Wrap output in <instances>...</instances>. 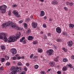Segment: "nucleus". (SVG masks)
I'll return each mask as SVG.
<instances>
[{
	"instance_id": "f257e3e1",
	"label": "nucleus",
	"mask_w": 74,
	"mask_h": 74,
	"mask_svg": "<svg viewBox=\"0 0 74 74\" xmlns=\"http://www.w3.org/2000/svg\"><path fill=\"white\" fill-rule=\"evenodd\" d=\"M21 35V34L20 32L19 33L17 34L15 36H11L10 38H8V42H14L17 40V39L19 38L20 37V36Z\"/></svg>"
},
{
	"instance_id": "f03ea898",
	"label": "nucleus",
	"mask_w": 74,
	"mask_h": 74,
	"mask_svg": "<svg viewBox=\"0 0 74 74\" xmlns=\"http://www.w3.org/2000/svg\"><path fill=\"white\" fill-rule=\"evenodd\" d=\"M22 68L18 67L17 66L12 67L10 69L11 71H12L10 73V74H16V72H21Z\"/></svg>"
},
{
	"instance_id": "7ed1b4c3",
	"label": "nucleus",
	"mask_w": 74,
	"mask_h": 74,
	"mask_svg": "<svg viewBox=\"0 0 74 74\" xmlns=\"http://www.w3.org/2000/svg\"><path fill=\"white\" fill-rule=\"evenodd\" d=\"M2 27L3 28H6L7 26H11L12 27H15L16 25L15 23H12V22L11 21H10L8 23H3L1 25Z\"/></svg>"
},
{
	"instance_id": "20e7f679",
	"label": "nucleus",
	"mask_w": 74,
	"mask_h": 74,
	"mask_svg": "<svg viewBox=\"0 0 74 74\" xmlns=\"http://www.w3.org/2000/svg\"><path fill=\"white\" fill-rule=\"evenodd\" d=\"M5 42H7V38L6 37V34L4 32L0 34V39H3Z\"/></svg>"
},
{
	"instance_id": "39448f33",
	"label": "nucleus",
	"mask_w": 74,
	"mask_h": 74,
	"mask_svg": "<svg viewBox=\"0 0 74 74\" xmlns=\"http://www.w3.org/2000/svg\"><path fill=\"white\" fill-rule=\"evenodd\" d=\"M0 10L3 14H4L6 10L5 9H7V6L5 5H2L0 6Z\"/></svg>"
},
{
	"instance_id": "423d86ee",
	"label": "nucleus",
	"mask_w": 74,
	"mask_h": 74,
	"mask_svg": "<svg viewBox=\"0 0 74 74\" xmlns=\"http://www.w3.org/2000/svg\"><path fill=\"white\" fill-rule=\"evenodd\" d=\"M53 50L52 49H50L47 50V53H48L49 56H51V55L53 54Z\"/></svg>"
},
{
	"instance_id": "0eeeda50",
	"label": "nucleus",
	"mask_w": 74,
	"mask_h": 74,
	"mask_svg": "<svg viewBox=\"0 0 74 74\" xmlns=\"http://www.w3.org/2000/svg\"><path fill=\"white\" fill-rule=\"evenodd\" d=\"M11 52L13 54L12 56H14V55L16 54L17 53V51L15 49H12L11 50Z\"/></svg>"
},
{
	"instance_id": "6e6552de",
	"label": "nucleus",
	"mask_w": 74,
	"mask_h": 74,
	"mask_svg": "<svg viewBox=\"0 0 74 74\" xmlns=\"http://www.w3.org/2000/svg\"><path fill=\"white\" fill-rule=\"evenodd\" d=\"M13 14H14L15 16H16L17 17H20V15H19L18 13L16 12L15 10H14V11H13Z\"/></svg>"
},
{
	"instance_id": "1a4fd4ad",
	"label": "nucleus",
	"mask_w": 74,
	"mask_h": 74,
	"mask_svg": "<svg viewBox=\"0 0 74 74\" xmlns=\"http://www.w3.org/2000/svg\"><path fill=\"white\" fill-rule=\"evenodd\" d=\"M56 31L58 33H60L61 32H62L61 28L60 27H57L56 28Z\"/></svg>"
},
{
	"instance_id": "9d476101",
	"label": "nucleus",
	"mask_w": 74,
	"mask_h": 74,
	"mask_svg": "<svg viewBox=\"0 0 74 74\" xmlns=\"http://www.w3.org/2000/svg\"><path fill=\"white\" fill-rule=\"evenodd\" d=\"M73 45V43H72V41H70L68 42V46L69 47H71Z\"/></svg>"
},
{
	"instance_id": "9b49d317",
	"label": "nucleus",
	"mask_w": 74,
	"mask_h": 74,
	"mask_svg": "<svg viewBox=\"0 0 74 74\" xmlns=\"http://www.w3.org/2000/svg\"><path fill=\"white\" fill-rule=\"evenodd\" d=\"M33 28H36L37 27V24H36L34 23H33L32 24Z\"/></svg>"
},
{
	"instance_id": "f8f14e48",
	"label": "nucleus",
	"mask_w": 74,
	"mask_h": 74,
	"mask_svg": "<svg viewBox=\"0 0 74 74\" xmlns=\"http://www.w3.org/2000/svg\"><path fill=\"white\" fill-rule=\"evenodd\" d=\"M49 64L51 66H52L53 67V66H54L55 65V63L54 62H49Z\"/></svg>"
},
{
	"instance_id": "ddd939ff",
	"label": "nucleus",
	"mask_w": 74,
	"mask_h": 74,
	"mask_svg": "<svg viewBox=\"0 0 74 74\" xmlns=\"http://www.w3.org/2000/svg\"><path fill=\"white\" fill-rule=\"evenodd\" d=\"M51 3L53 5H56V4H58V2L57 1L54 0L53 2H51Z\"/></svg>"
},
{
	"instance_id": "4468645a",
	"label": "nucleus",
	"mask_w": 74,
	"mask_h": 74,
	"mask_svg": "<svg viewBox=\"0 0 74 74\" xmlns=\"http://www.w3.org/2000/svg\"><path fill=\"white\" fill-rule=\"evenodd\" d=\"M40 15L41 16H44V15H45V12H44L43 11H41V13Z\"/></svg>"
},
{
	"instance_id": "2eb2a0df",
	"label": "nucleus",
	"mask_w": 74,
	"mask_h": 74,
	"mask_svg": "<svg viewBox=\"0 0 74 74\" xmlns=\"http://www.w3.org/2000/svg\"><path fill=\"white\" fill-rule=\"evenodd\" d=\"M34 38L32 36H29L28 37V40H33Z\"/></svg>"
},
{
	"instance_id": "dca6fc26",
	"label": "nucleus",
	"mask_w": 74,
	"mask_h": 74,
	"mask_svg": "<svg viewBox=\"0 0 74 74\" xmlns=\"http://www.w3.org/2000/svg\"><path fill=\"white\" fill-rule=\"evenodd\" d=\"M69 27L71 28L72 29H73V28L74 27V25L73 24H69Z\"/></svg>"
},
{
	"instance_id": "f3484780",
	"label": "nucleus",
	"mask_w": 74,
	"mask_h": 74,
	"mask_svg": "<svg viewBox=\"0 0 74 74\" xmlns=\"http://www.w3.org/2000/svg\"><path fill=\"white\" fill-rule=\"evenodd\" d=\"M1 48L2 50H5V47H4V46L1 45Z\"/></svg>"
},
{
	"instance_id": "a211bd4d",
	"label": "nucleus",
	"mask_w": 74,
	"mask_h": 74,
	"mask_svg": "<svg viewBox=\"0 0 74 74\" xmlns=\"http://www.w3.org/2000/svg\"><path fill=\"white\" fill-rule=\"evenodd\" d=\"M38 52H39L40 53H41L42 52V50L40 48H38Z\"/></svg>"
},
{
	"instance_id": "6ab92c4d",
	"label": "nucleus",
	"mask_w": 74,
	"mask_h": 74,
	"mask_svg": "<svg viewBox=\"0 0 74 74\" xmlns=\"http://www.w3.org/2000/svg\"><path fill=\"white\" fill-rule=\"evenodd\" d=\"M67 68L66 67V66H64L62 68V70L64 71H65L67 70Z\"/></svg>"
},
{
	"instance_id": "aec40b11",
	"label": "nucleus",
	"mask_w": 74,
	"mask_h": 74,
	"mask_svg": "<svg viewBox=\"0 0 74 74\" xmlns=\"http://www.w3.org/2000/svg\"><path fill=\"white\" fill-rule=\"evenodd\" d=\"M25 39V37H23L20 40V42H22V41L24 40V39Z\"/></svg>"
},
{
	"instance_id": "412c9836",
	"label": "nucleus",
	"mask_w": 74,
	"mask_h": 74,
	"mask_svg": "<svg viewBox=\"0 0 74 74\" xmlns=\"http://www.w3.org/2000/svg\"><path fill=\"white\" fill-rule=\"evenodd\" d=\"M24 26L25 29H27V24H26V23H24Z\"/></svg>"
},
{
	"instance_id": "4be33fe9",
	"label": "nucleus",
	"mask_w": 74,
	"mask_h": 74,
	"mask_svg": "<svg viewBox=\"0 0 74 74\" xmlns=\"http://www.w3.org/2000/svg\"><path fill=\"white\" fill-rule=\"evenodd\" d=\"M38 42V41H37V40H36L33 42V44L34 45H35L36 44H37Z\"/></svg>"
},
{
	"instance_id": "5701e85b",
	"label": "nucleus",
	"mask_w": 74,
	"mask_h": 74,
	"mask_svg": "<svg viewBox=\"0 0 74 74\" xmlns=\"http://www.w3.org/2000/svg\"><path fill=\"white\" fill-rule=\"evenodd\" d=\"M31 32V29H28V30L27 31V33H30Z\"/></svg>"
},
{
	"instance_id": "b1692460",
	"label": "nucleus",
	"mask_w": 74,
	"mask_h": 74,
	"mask_svg": "<svg viewBox=\"0 0 74 74\" xmlns=\"http://www.w3.org/2000/svg\"><path fill=\"white\" fill-rule=\"evenodd\" d=\"M63 61L64 62H68L67 59V58H63Z\"/></svg>"
},
{
	"instance_id": "393cba45",
	"label": "nucleus",
	"mask_w": 74,
	"mask_h": 74,
	"mask_svg": "<svg viewBox=\"0 0 74 74\" xmlns=\"http://www.w3.org/2000/svg\"><path fill=\"white\" fill-rule=\"evenodd\" d=\"M66 66H68L70 68H71L72 69L73 68V67L72 66V65H71V64H67Z\"/></svg>"
},
{
	"instance_id": "a878e982",
	"label": "nucleus",
	"mask_w": 74,
	"mask_h": 74,
	"mask_svg": "<svg viewBox=\"0 0 74 74\" xmlns=\"http://www.w3.org/2000/svg\"><path fill=\"white\" fill-rule=\"evenodd\" d=\"M38 65H36L35 66H34V68L36 69H37L38 68Z\"/></svg>"
},
{
	"instance_id": "bb28decb",
	"label": "nucleus",
	"mask_w": 74,
	"mask_h": 74,
	"mask_svg": "<svg viewBox=\"0 0 74 74\" xmlns=\"http://www.w3.org/2000/svg\"><path fill=\"white\" fill-rule=\"evenodd\" d=\"M22 63L20 62H18L17 64V65H18V66H21V65H22Z\"/></svg>"
},
{
	"instance_id": "cd10ccee",
	"label": "nucleus",
	"mask_w": 74,
	"mask_h": 74,
	"mask_svg": "<svg viewBox=\"0 0 74 74\" xmlns=\"http://www.w3.org/2000/svg\"><path fill=\"white\" fill-rule=\"evenodd\" d=\"M5 59L7 60H8L9 59V58H10V57H9V56H5Z\"/></svg>"
},
{
	"instance_id": "c85d7f7f",
	"label": "nucleus",
	"mask_w": 74,
	"mask_h": 74,
	"mask_svg": "<svg viewBox=\"0 0 74 74\" xmlns=\"http://www.w3.org/2000/svg\"><path fill=\"white\" fill-rule=\"evenodd\" d=\"M5 61V58H2L1 60V62H4Z\"/></svg>"
},
{
	"instance_id": "c756f323",
	"label": "nucleus",
	"mask_w": 74,
	"mask_h": 74,
	"mask_svg": "<svg viewBox=\"0 0 74 74\" xmlns=\"http://www.w3.org/2000/svg\"><path fill=\"white\" fill-rule=\"evenodd\" d=\"M56 41H57V42H60V41H61V40L59 39H57L56 40Z\"/></svg>"
},
{
	"instance_id": "7c9ffc66",
	"label": "nucleus",
	"mask_w": 74,
	"mask_h": 74,
	"mask_svg": "<svg viewBox=\"0 0 74 74\" xmlns=\"http://www.w3.org/2000/svg\"><path fill=\"white\" fill-rule=\"evenodd\" d=\"M43 27H44V28H46L47 27V26L46 25V24H44L43 25Z\"/></svg>"
},
{
	"instance_id": "2f4dec72",
	"label": "nucleus",
	"mask_w": 74,
	"mask_h": 74,
	"mask_svg": "<svg viewBox=\"0 0 74 74\" xmlns=\"http://www.w3.org/2000/svg\"><path fill=\"white\" fill-rule=\"evenodd\" d=\"M24 70L25 71H27V69L26 67H25L24 68Z\"/></svg>"
},
{
	"instance_id": "473e14b6",
	"label": "nucleus",
	"mask_w": 74,
	"mask_h": 74,
	"mask_svg": "<svg viewBox=\"0 0 74 74\" xmlns=\"http://www.w3.org/2000/svg\"><path fill=\"white\" fill-rule=\"evenodd\" d=\"M36 58H38V56H35L33 58V59H36Z\"/></svg>"
},
{
	"instance_id": "72a5a7b5",
	"label": "nucleus",
	"mask_w": 74,
	"mask_h": 74,
	"mask_svg": "<svg viewBox=\"0 0 74 74\" xmlns=\"http://www.w3.org/2000/svg\"><path fill=\"white\" fill-rule=\"evenodd\" d=\"M23 44H26V40H23L22 41Z\"/></svg>"
},
{
	"instance_id": "f704fd0d",
	"label": "nucleus",
	"mask_w": 74,
	"mask_h": 74,
	"mask_svg": "<svg viewBox=\"0 0 74 74\" xmlns=\"http://www.w3.org/2000/svg\"><path fill=\"white\" fill-rule=\"evenodd\" d=\"M54 61H55V62H58V59L56 58H55L54 59Z\"/></svg>"
},
{
	"instance_id": "c9c22d12",
	"label": "nucleus",
	"mask_w": 74,
	"mask_h": 74,
	"mask_svg": "<svg viewBox=\"0 0 74 74\" xmlns=\"http://www.w3.org/2000/svg\"><path fill=\"white\" fill-rule=\"evenodd\" d=\"M6 66H10V62H7L6 64Z\"/></svg>"
},
{
	"instance_id": "e433bc0d",
	"label": "nucleus",
	"mask_w": 74,
	"mask_h": 74,
	"mask_svg": "<svg viewBox=\"0 0 74 74\" xmlns=\"http://www.w3.org/2000/svg\"><path fill=\"white\" fill-rule=\"evenodd\" d=\"M29 20H30V19H29V18H27L25 20V21L27 22H29Z\"/></svg>"
},
{
	"instance_id": "4c0bfd02",
	"label": "nucleus",
	"mask_w": 74,
	"mask_h": 74,
	"mask_svg": "<svg viewBox=\"0 0 74 74\" xmlns=\"http://www.w3.org/2000/svg\"><path fill=\"white\" fill-rule=\"evenodd\" d=\"M33 56H34V54H32L29 57L30 58H31H31H33Z\"/></svg>"
},
{
	"instance_id": "58836bf2",
	"label": "nucleus",
	"mask_w": 74,
	"mask_h": 74,
	"mask_svg": "<svg viewBox=\"0 0 74 74\" xmlns=\"http://www.w3.org/2000/svg\"><path fill=\"white\" fill-rule=\"evenodd\" d=\"M25 71H23L21 72V73L19 74H25Z\"/></svg>"
},
{
	"instance_id": "ea45409f",
	"label": "nucleus",
	"mask_w": 74,
	"mask_h": 74,
	"mask_svg": "<svg viewBox=\"0 0 74 74\" xmlns=\"http://www.w3.org/2000/svg\"><path fill=\"white\" fill-rule=\"evenodd\" d=\"M13 7H17V5L15 4L12 5Z\"/></svg>"
},
{
	"instance_id": "a19ab883",
	"label": "nucleus",
	"mask_w": 74,
	"mask_h": 74,
	"mask_svg": "<svg viewBox=\"0 0 74 74\" xmlns=\"http://www.w3.org/2000/svg\"><path fill=\"white\" fill-rule=\"evenodd\" d=\"M73 5V3L72 2H71V3H69V5L72 6Z\"/></svg>"
},
{
	"instance_id": "79ce46f5",
	"label": "nucleus",
	"mask_w": 74,
	"mask_h": 74,
	"mask_svg": "<svg viewBox=\"0 0 74 74\" xmlns=\"http://www.w3.org/2000/svg\"><path fill=\"white\" fill-rule=\"evenodd\" d=\"M16 29H17L18 30H21V28L19 27H17Z\"/></svg>"
},
{
	"instance_id": "37998d69",
	"label": "nucleus",
	"mask_w": 74,
	"mask_h": 74,
	"mask_svg": "<svg viewBox=\"0 0 74 74\" xmlns=\"http://www.w3.org/2000/svg\"><path fill=\"white\" fill-rule=\"evenodd\" d=\"M41 74H45V72L44 71H42L41 73Z\"/></svg>"
},
{
	"instance_id": "c03bdc74",
	"label": "nucleus",
	"mask_w": 74,
	"mask_h": 74,
	"mask_svg": "<svg viewBox=\"0 0 74 74\" xmlns=\"http://www.w3.org/2000/svg\"><path fill=\"white\" fill-rule=\"evenodd\" d=\"M57 73L58 74H61V71H58L57 72Z\"/></svg>"
},
{
	"instance_id": "a18cd8bd",
	"label": "nucleus",
	"mask_w": 74,
	"mask_h": 74,
	"mask_svg": "<svg viewBox=\"0 0 74 74\" xmlns=\"http://www.w3.org/2000/svg\"><path fill=\"white\" fill-rule=\"evenodd\" d=\"M12 59L13 60H16V57H13Z\"/></svg>"
},
{
	"instance_id": "49530a36",
	"label": "nucleus",
	"mask_w": 74,
	"mask_h": 74,
	"mask_svg": "<svg viewBox=\"0 0 74 74\" xmlns=\"http://www.w3.org/2000/svg\"><path fill=\"white\" fill-rule=\"evenodd\" d=\"M64 10H66V11H67V8L66 7H64Z\"/></svg>"
},
{
	"instance_id": "de8ad7c7",
	"label": "nucleus",
	"mask_w": 74,
	"mask_h": 74,
	"mask_svg": "<svg viewBox=\"0 0 74 74\" xmlns=\"http://www.w3.org/2000/svg\"><path fill=\"white\" fill-rule=\"evenodd\" d=\"M22 22H23V21H22V20H21L19 21V23H22Z\"/></svg>"
},
{
	"instance_id": "09e8293b",
	"label": "nucleus",
	"mask_w": 74,
	"mask_h": 74,
	"mask_svg": "<svg viewBox=\"0 0 74 74\" xmlns=\"http://www.w3.org/2000/svg\"><path fill=\"white\" fill-rule=\"evenodd\" d=\"M8 15L9 16L11 15V11H9V12L8 13Z\"/></svg>"
},
{
	"instance_id": "8fccbe9b",
	"label": "nucleus",
	"mask_w": 74,
	"mask_h": 74,
	"mask_svg": "<svg viewBox=\"0 0 74 74\" xmlns=\"http://www.w3.org/2000/svg\"><path fill=\"white\" fill-rule=\"evenodd\" d=\"M26 64L27 66H29V63H26Z\"/></svg>"
},
{
	"instance_id": "3c124183",
	"label": "nucleus",
	"mask_w": 74,
	"mask_h": 74,
	"mask_svg": "<svg viewBox=\"0 0 74 74\" xmlns=\"http://www.w3.org/2000/svg\"><path fill=\"white\" fill-rule=\"evenodd\" d=\"M0 70H4V67H3L1 68H0Z\"/></svg>"
},
{
	"instance_id": "603ef678",
	"label": "nucleus",
	"mask_w": 74,
	"mask_h": 74,
	"mask_svg": "<svg viewBox=\"0 0 74 74\" xmlns=\"http://www.w3.org/2000/svg\"><path fill=\"white\" fill-rule=\"evenodd\" d=\"M71 59H74V56L72 55L71 56Z\"/></svg>"
},
{
	"instance_id": "864d4df0",
	"label": "nucleus",
	"mask_w": 74,
	"mask_h": 74,
	"mask_svg": "<svg viewBox=\"0 0 74 74\" xmlns=\"http://www.w3.org/2000/svg\"><path fill=\"white\" fill-rule=\"evenodd\" d=\"M69 4H70V3L69 2H67L66 3V5H69Z\"/></svg>"
},
{
	"instance_id": "5fc2aeb1",
	"label": "nucleus",
	"mask_w": 74,
	"mask_h": 74,
	"mask_svg": "<svg viewBox=\"0 0 74 74\" xmlns=\"http://www.w3.org/2000/svg\"><path fill=\"white\" fill-rule=\"evenodd\" d=\"M64 51L65 52H67V49H64Z\"/></svg>"
},
{
	"instance_id": "6e6d98bb",
	"label": "nucleus",
	"mask_w": 74,
	"mask_h": 74,
	"mask_svg": "<svg viewBox=\"0 0 74 74\" xmlns=\"http://www.w3.org/2000/svg\"><path fill=\"white\" fill-rule=\"evenodd\" d=\"M17 59L18 60H19V59H21V56H19L18 57V58H17Z\"/></svg>"
},
{
	"instance_id": "4d7b16f0",
	"label": "nucleus",
	"mask_w": 74,
	"mask_h": 74,
	"mask_svg": "<svg viewBox=\"0 0 74 74\" xmlns=\"http://www.w3.org/2000/svg\"><path fill=\"white\" fill-rule=\"evenodd\" d=\"M54 48L55 49H57V48H58V47L55 46V45H54Z\"/></svg>"
},
{
	"instance_id": "13d9d810",
	"label": "nucleus",
	"mask_w": 74,
	"mask_h": 74,
	"mask_svg": "<svg viewBox=\"0 0 74 74\" xmlns=\"http://www.w3.org/2000/svg\"><path fill=\"white\" fill-rule=\"evenodd\" d=\"M44 19H47V17L46 16H45L44 18Z\"/></svg>"
},
{
	"instance_id": "bf43d9fd",
	"label": "nucleus",
	"mask_w": 74,
	"mask_h": 74,
	"mask_svg": "<svg viewBox=\"0 0 74 74\" xmlns=\"http://www.w3.org/2000/svg\"><path fill=\"white\" fill-rule=\"evenodd\" d=\"M47 36H45L44 37V39L45 40V39H47Z\"/></svg>"
},
{
	"instance_id": "052dcab7",
	"label": "nucleus",
	"mask_w": 74,
	"mask_h": 74,
	"mask_svg": "<svg viewBox=\"0 0 74 74\" xmlns=\"http://www.w3.org/2000/svg\"><path fill=\"white\" fill-rule=\"evenodd\" d=\"M21 59H25V57L24 56H22L21 57Z\"/></svg>"
},
{
	"instance_id": "680f3d73",
	"label": "nucleus",
	"mask_w": 74,
	"mask_h": 74,
	"mask_svg": "<svg viewBox=\"0 0 74 74\" xmlns=\"http://www.w3.org/2000/svg\"><path fill=\"white\" fill-rule=\"evenodd\" d=\"M63 34H64V35L65 36H66V34L65 33H64V32H63Z\"/></svg>"
},
{
	"instance_id": "e2e57ef3",
	"label": "nucleus",
	"mask_w": 74,
	"mask_h": 74,
	"mask_svg": "<svg viewBox=\"0 0 74 74\" xmlns=\"http://www.w3.org/2000/svg\"><path fill=\"white\" fill-rule=\"evenodd\" d=\"M49 21L51 22V21H52V19L50 18V19H49Z\"/></svg>"
},
{
	"instance_id": "0e129e2a",
	"label": "nucleus",
	"mask_w": 74,
	"mask_h": 74,
	"mask_svg": "<svg viewBox=\"0 0 74 74\" xmlns=\"http://www.w3.org/2000/svg\"><path fill=\"white\" fill-rule=\"evenodd\" d=\"M48 36H51V34L49 33L47 34Z\"/></svg>"
},
{
	"instance_id": "69168bd1",
	"label": "nucleus",
	"mask_w": 74,
	"mask_h": 74,
	"mask_svg": "<svg viewBox=\"0 0 74 74\" xmlns=\"http://www.w3.org/2000/svg\"><path fill=\"white\" fill-rule=\"evenodd\" d=\"M41 2H44V0H39Z\"/></svg>"
},
{
	"instance_id": "338daca9",
	"label": "nucleus",
	"mask_w": 74,
	"mask_h": 74,
	"mask_svg": "<svg viewBox=\"0 0 74 74\" xmlns=\"http://www.w3.org/2000/svg\"><path fill=\"white\" fill-rule=\"evenodd\" d=\"M15 56L16 57H18V54H16L15 55Z\"/></svg>"
},
{
	"instance_id": "774afa93",
	"label": "nucleus",
	"mask_w": 74,
	"mask_h": 74,
	"mask_svg": "<svg viewBox=\"0 0 74 74\" xmlns=\"http://www.w3.org/2000/svg\"><path fill=\"white\" fill-rule=\"evenodd\" d=\"M30 18H33V16L32 15L31 16Z\"/></svg>"
}]
</instances>
